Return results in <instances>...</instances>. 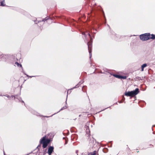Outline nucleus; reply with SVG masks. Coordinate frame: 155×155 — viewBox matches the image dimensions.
<instances>
[{"mask_svg":"<svg viewBox=\"0 0 155 155\" xmlns=\"http://www.w3.org/2000/svg\"><path fill=\"white\" fill-rule=\"evenodd\" d=\"M139 93V89L136 88L135 91L126 92L125 95L128 96H133L137 95Z\"/></svg>","mask_w":155,"mask_h":155,"instance_id":"1","label":"nucleus"},{"mask_svg":"<svg viewBox=\"0 0 155 155\" xmlns=\"http://www.w3.org/2000/svg\"><path fill=\"white\" fill-rule=\"evenodd\" d=\"M49 142L50 140H46L45 137H43L41 141V143L43 144V147L44 148L46 147Z\"/></svg>","mask_w":155,"mask_h":155,"instance_id":"2","label":"nucleus"},{"mask_svg":"<svg viewBox=\"0 0 155 155\" xmlns=\"http://www.w3.org/2000/svg\"><path fill=\"white\" fill-rule=\"evenodd\" d=\"M140 39L142 41H146L149 39V35L147 34H143L140 35Z\"/></svg>","mask_w":155,"mask_h":155,"instance_id":"3","label":"nucleus"},{"mask_svg":"<svg viewBox=\"0 0 155 155\" xmlns=\"http://www.w3.org/2000/svg\"><path fill=\"white\" fill-rule=\"evenodd\" d=\"M54 148L52 147H50L48 150V153L49 155H50L53 151Z\"/></svg>","mask_w":155,"mask_h":155,"instance_id":"4","label":"nucleus"},{"mask_svg":"<svg viewBox=\"0 0 155 155\" xmlns=\"http://www.w3.org/2000/svg\"><path fill=\"white\" fill-rule=\"evenodd\" d=\"M114 77H116L118 78H123L124 79L126 78V77H121L120 76H119V75H114Z\"/></svg>","mask_w":155,"mask_h":155,"instance_id":"5","label":"nucleus"},{"mask_svg":"<svg viewBox=\"0 0 155 155\" xmlns=\"http://www.w3.org/2000/svg\"><path fill=\"white\" fill-rule=\"evenodd\" d=\"M147 66V64H143L141 66V71H143V68H144L146 67Z\"/></svg>","mask_w":155,"mask_h":155,"instance_id":"6","label":"nucleus"},{"mask_svg":"<svg viewBox=\"0 0 155 155\" xmlns=\"http://www.w3.org/2000/svg\"><path fill=\"white\" fill-rule=\"evenodd\" d=\"M90 155H96V152L94 151L93 153H91Z\"/></svg>","mask_w":155,"mask_h":155,"instance_id":"7","label":"nucleus"},{"mask_svg":"<svg viewBox=\"0 0 155 155\" xmlns=\"http://www.w3.org/2000/svg\"><path fill=\"white\" fill-rule=\"evenodd\" d=\"M1 5L2 6H4V1H3L1 2Z\"/></svg>","mask_w":155,"mask_h":155,"instance_id":"8","label":"nucleus"},{"mask_svg":"<svg viewBox=\"0 0 155 155\" xmlns=\"http://www.w3.org/2000/svg\"><path fill=\"white\" fill-rule=\"evenodd\" d=\"M152 38H152V39L155 38V35H152Z\"/></svg>","mask_w":155,"mask_h":155,"instance_id":"9","label":"nucleus"},{"mask_svg":"<svg viewBox=\"0 0 155 155\" xmlns=\"http://www.w3.org/2000/svg\"><path fill=\"white\" fill-rule=\"evenodd\" d=\"M16 64H17V65L19 66H20V67H21V65H20V64H19L18 63H15Z\"/></svg>","mask_w":155,"mask_h":155,"instance_id":"10","label":"nucleus"},{"mask_svg":"<svg viewBox=\"0 0 155 155\" xmlns=\"http://www.w3.org/2000/svg\"><path fill=\"white\" fill-rule=\"evenodd\" d=\"M88 48H89V47H89V45H88Z\"/></svg>","mask_w":155,"mask_h":155,"instance_id":"11","label":"nucleus"}]
</instances>
